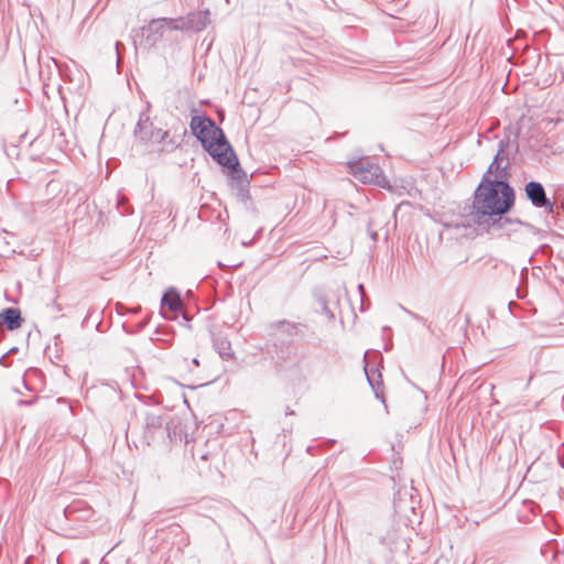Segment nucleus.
<instances>
[{
	"mask_svg": "<svg viewBox=\"0 0 564 564\" xmlns=\"http://www.w3.org/2000/svg\"><path fill=\"white\" fill-rule=\"evenodd\" d=\"M513 204L514 191L508 182L491 180L484 175L475 191L467 217L476 225L499 228L508 235L511 232L535 234L536 229L532 225L503 217Z\"/></svg>",
	"mask_w": 564,
	"mask_h": 564,
	"instance_id": "obj_1",
	"label": "nucleus"
},
{
	"mask_svg": "<svg viewBox=\"0 0 564 564\" xmlns=\"http://www.w3.org/2000/svg\"><path fill=\"white\" fill-rule=\"evenodd\" d=\"M204 149L217 161L218 164L228 167L232 175L240 173L239 161L227 141L223 130L213 121V128H206L195 135Z\"/></svg>",
	"mask_w": 564,
	"mask_h": 564,
	"instance_id": "obj_2",
	"label": "nucleus"
},
{
	"mask_svg": "<svg viewBox=\"0 0 564 564\" xmlns=\"http://www.w3.org/2000/svg\"><path fill=\"white\" fill-rule=\"evenodd\" d=\"M150 104H147V109L139 116V120L134 128V137L138 141L145 145L162 144V151H172L176 144L172 139H169V131L154 127L150 118Z\"/></svg>",
	"mask_w": 564,
	"mask_h": 564,
	"instance_id": "obj_3",
	"label": "nucleus"
},
{
	"mask_svg": "<svg viewBox=\"0 0 564 564\" xmlns=\"http://www.w3.org/2000/svg\"><path fill=\"white\" fill-rule=\"evenodd\" d=\"M351 174L364 184H377L386 187L388 181L378 164L370 159H359L348 163Z\"/></svg>",
	"mask_w": 564,
	"mask_h": 564,
	"instance_id": "obj_4",
	"label": "nucleus"
},
{
	"mask_svg": "<svg viewBox=\"0 0 564 564\" xmlns=\"http://www.w3.org/2000/svg\"><path fill=\"white\" fill-rule=\"evenodd\" d=\"M165 434L170 436L169 425L164 426L162 415L156 411H147L143 414V440L151 445L158 437Z\"/></svg>",
	"mask_w": 564,
	"mask_h": 564,
	"instance_id": "obj_5",
	"label": "nucleus"
},
{
	"mask_svg": "<svg viewBox=\"0 0 564 564\" xmlns=\"http://www.w3.org/2000/svg\"><path fill=\"white\" fill-rule=\"evenodd\" d=\"M209 11H197L187 14L185 18L175 19L171 22V29L175 31L193 30L199 32L209 24Z\"/></svg>",
	"mask_w": 564,
	"mask_h": 564,
	"instance_id": "obj_6",
	"label": "nucleus"
},
{
	"mask_svg": "<svg viewBox=\"0 0 564 564\" xmlns=\"http://www.w3.org/2000/svg\"><path fill=\"white\" fill-rule=\"evenodd\" d=\"M499 145L500 148L485 175L491 180H502L507 182L509 174L507 173L508 163H506V161L508 158L505 155L503 141H500Z\"/></svg>",
	"mask_w": 564,
	"mask_h": 564,
	"instance_id": "obj_7",
	"label": "nucleus"
},
{
	"mask_svg": "<svg viewBox=\"0 0 564 564\" xmlns=\"http://www.w3.org/2000/svg\"><path fill=\"white\" fill-rule=\"evenodd\" d=\"M175 19H155L152 20L147 26L143 28L145 40L150 45H154L159 40L163 37L165 32L171 29V22Z\"/></svg>",
	"mask_w": 564,
	"mask_h": 564,
	"instance_id": "obj_8",
	"label": "nucleus"
},
{
	"mask_svg": "<svg viewBox=\"0 0 564 564\" xmlns=\"http://www.w3.org/2000/svg\"><path fill=\"white\" fill-rule=\"evenodd\" d=\"M525 193L531 203L539 208H545L550 213L553 212V205L545 194L543 185L539 182L531 181L525 185Z\"/></svg>",
	"mask_w": 564,
	"mask_h": 564,
	"instance_id": "obj_9",
	"label": "nucleus"
},
{
	"mask_svg": "<svg viewBox=\"0 0 564 564\" xmlns=\"http://www.w3.org/2000/svg\"><path fill=\"white\" fill-rule=\"evenodd\" d=\"M301 324L292 323L285 319L276 321L270 324L271 335L276 337H293L299 334Z\"/></svg>",
	"mask_w": 564,
	"mask_h": 564,
	"instance_id": "obj_10",
	"label": "nucleus"
},
{
	"mask_svg": "<svg viewBox=\"0 0 564 564\" xmlns=\"http://www.w3.org/2000/svg\"><path fill=\"white\" fill-rule=\"evenodd\" d=\"M0 322L6 324L9 330L18 329L22 324L21 313L14 307L6 308L0 313Z\"/></svg>",
	"mask_w": 564,
	"mask_h": 564,
	"instance_id": "obj_11",
	"label": "nucleus"
},
{
	"mask_svg": "<svg viewBox=\"0 0 564 564\" xmlns=\"http://www.w3.org/2000/svg\"><path fill=\"white\" fill-rule=\"evenodd\" d=\"M214 347L223 359H230L234 357L230 341L223 336H215L213 339Z\"/></svg>",
	"mask_w": 564,
	"mask_h": 564,
	"instance_id": "obj_12",
	"label": "nucleus"
},
{
	"mask_svg": "<svg viewBox=\"0 0 564 564\" xmlns=\"http://www.w3.org/2000/svg\"><path fill=\"white\" fill-rule=\"evenodd\" d=\"M88 395L90 398H97L100 394L107 395L110 399H115L117 395V389L116 387L102 383L99 387H93L87 391Z\"/></svg>",
	"mask_w": 564,
	"mask_h": 564,
	"instance_id": "obj_13",
	"label": "nucleus"
},
{
	"mask_svg": "<svg viewBox=\"0 0 564 564\" xmlns=\"http://www.w3.org/2000/svg\"><path fill=\"white\" fill-rule=\"evenodd\" d=\"M207 127L213 128V120L207 117L194 116L191 120V130L195 135L205 131Z\"/></svg>",
	"mask_w": 564,
	"mask_h": 564,
	"instance_id": "obj_14",
	"label": "nucleus"
},
{
	"mask_svg": "<svg viewBox=\"0 0 564 564\" xmlns=\"http://www.w3.org/2000/svg\"><path fill=\"white\" fill-rule=\"evenodd\" d=\"M162 306H167L172 312H177L182 308V301L176 292H166L162 297Z\"/></svg>",
	"mask_w": 564,
	"mask_h": 564,
	"instance_id": "obj_15",
	"label": "nucleus"
},
{
	"mask_svg": "<svg viewBox=\"0 0 564 564\" xmlns=\"http://www.w3.org/2000/svg\"><path fill=\"white\" fill-rule=\"evenodd\" d=\"M117 208L121 215H127L131 213L130 207L127 206V199L124 196L118 197Z\"/></svg>",
	"mask_w": 564,
	"mask_h": 564,
	"instance_id": "obj_16",
	"label": "nucleus"
},
{
	"mask_svg": "<svg viewBox=\"0 0 564 564\" xmlns=\"http://www.w3.org/2000/svg\"><path fill=\"white\" fill-rule=\"evenodd\" d=\"M365 372H366V376H367L369 384L375 389L376 384L378 383L377 382V377L380 378L381 375L380 373H376L375 371L372 373H370L368 371L367 367H365Z\"/></svg>",
	"mask_w": 564,
	"mask_h": 564,
	"instance_id": "obj_17",
	"label": "nucleus"
},
{
	"mask_svg": "<svg viewBox=\"0 0 564 564\" xmlns=\"http://www.w3.org/2000/svg\"><path fill=\"white\" fill-rule=\"evenodd\" d=\"M323 312L328 316V318H333L334 317L333 313L330 312V310L328 308L326 303L323 304Z\"/></svg>",
	"mask_w": 564,
	"mask_h": 564,
	"instance_id": "obj_18",
	"label": "nucleus"
},
{
	"mask_svg": "<svg viewBox=\"0 0 564 564\" xmlns=\"http://www.w3.org/2000/svg\"><path fill=\"white\" fill-rule=\"evenodd\" d=\"M30 403H31L30 401H24V400H20V401H19V404H20V405H28V404H30Z\"/></svg>",
	"mask_w": 564,
	"mask_h": 564,
	"instance_id": "obj_19",
	"label": "nucleus"
},
{
	"mask_svg": "<svg viewBox=\"0 0 564 564\" xmlns=\"http://www.w3.org/2000/svg\"><path fill=\"white\" fill-rule=\"evenodd\" d=\"M192 362L195 365V366H199V361L197 358H193L192 359Z\"/></svg>",
	"mask_w": 564,
	"mask_h": 564,
	"instance_id": "obj_20",
	"label": "nucleus"
},
{
	"mask_svg": "<svg viewBox=\"0 0 564 564\" xmlns=\"http://www.w3.org/2000/svg\"><path fill=\"white\" fill-rule=\"evenodd\" d=\"M358 289H359L360 293L362 294V293H364V285H362V284H359V285H358Z\"/></svg>",
	"mask_w": 564,
	"mask_h": 564,
	"instance_id": "obj_21",
	"label": "nucleus"
},
{
	"mask_svg": "<svg viewBox=\"0 0 564 564\" xmlns=\"http://www.w3.org/2000/svg\"><path fill=\"white\" fill-rule=\"evenodd\" d=\"M120 45H121V43H120V42H117V43H116V50H117V52H119V46H120Z\"/></svg>",
	"mask_w": 564,
	"mask_h": 564,
	"instance_id": "obj_22",
	"label": "nucleus"
},
{
	"mask_svg": "<svg viewBox=\"0 0 564 564\" xmlns=\"http://www.w3.org/2000/svg\"><path fill=\"white\" fill-rule=\"evenodd\" d=\"M376 238H377V234H376V232H373V234H372V239H373V240H376Z\"/></svg>",
	"mask_w": 564,
	"mask_h": 564,
	"instance_id": "obj_23",
	"label": "nucleus"
},
{
	"mask_svg": "<svg viewBox=\"0 0 564 564\" xmlns=\"http://www.w3.org/2000/svg\"><path fill=\"white\" fill-rule=\"evenodd\" d=\"M286 413L288 414H293L294 412L292 410H289Z\"/></svg>",
	"mask_w": 564,
	"mask_h": 564,
	"instance_id": "obj_24",
	"label": "nucleus"
}]
</instances>
